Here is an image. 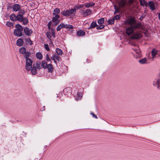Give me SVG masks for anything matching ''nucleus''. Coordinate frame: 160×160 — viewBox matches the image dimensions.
<instances>
[{
	"instance_id": "f257e3e1",
	"label": "nucleus",
	"mask_w": 160,
	"mask_h": 160,
	"mask_svg": "<svg viewBox=\"0 0 160 160\" xmlns=\"http://www.w3.org/2000/svg\"><path fill=\"white\" fill-rule=\"evenodd\" d=\"M31 53L28 51H27L25 55H24V57L25 59V68L28 71H30L33 63V60L31 58L30 56Z\"/></svg>"
},
{
	"instance_id": "f03ea898",
	"label": "nucleus",
	"mask_w": 160,
	"mask_h": 160,
	"mask_svg": "<svg viewBox=\"0 0 160 160\" xmlns=\"http://www.w3.org/2000/svg\"><path fill=\"white\" fill-rule=\"evenodd\" d=\"M16 29L13 31V34L14 35L17 37H21L22 35V31L23 30L22 27L19 24L15 25Z\"/></svg>"
},
{
	"instance_id": "7ed1b4c3",
	"label": "nucleus",
	"mask_w": 160,
	"mask_h": 160,
	"mask_svg": "<svg viewBox=\"0 0 160 160\" xmlns=\"http://www.w3.org/2000/svg\"><path fill=\"white\" fill-rule=\"evenodd\" d=\"M62 28H69V29H72L73 28V26L70 25L68 24H64L63 23H62L59 25L57 29V30L58 31H59Z\"/></svg>"
},
{
	"instance_id": "20e7f679",
	"label": "nucleus",
	"mask_w": 160,
	"mask_h": 160,
	"mask_svg": "<svg viewBox=\"0 0 160 160\" xmlns=\"http://www.w3.org/2000/svg\"><path fill=\"white\" fill-rule=\"evenodd\" d=\"M24 32L25 34L28 36H31L32 33V29H30L26 27L24 28Z\"/></svg>"
},
{
	"instance_id": "39448f33",
	"label": "nucleus",
	"mask_w": 160,
	"mask_h": 160,
	"mask_svg": "<svg viewBox=\"0 0 160 160\" xmlns=\"http://www.w3.org/2000/svg\"><path fill=\"white\" fill-rule=\"evenodd\" d=\"M54 17L52 18V21L53 22H55V25H56L58 24L59 21V20H58V19L60 18V16L58 15H53Z\"/></svg>"
},
{
	"instance_id": "423d86ee",
	"label": "nucleus",
	"mask_w": 160,
	"mask_h": 160,
	"mask_svg": "<svg viewBox=\"0 0 160 160\" xmlns=\"http://www.w3.org/2000/svg\"><path fill=\"white\" fill-rule=\"evenodd\" d=\"M141 37V33L138 32L133 34L131 37V38L132 39H138L140 38Z\"/></svg>"
},
{
	"instance_id": "0eeeda50",
	"label": "nucleus",
	"mask_w": 160,
	"mask_h": 160,
	"mask_svg": "<svg viewBox=\"0 0 160 160\" xmlns=\"http://www.w3.org/2000/svg\"><path fill=\"white\" fill-rule=\"evenodd\" d=\"M148 5L150 9L153 11L155 9V5L154 2L153 1H149L148 2Z\"/></svg>"
},
{
	"instance_id": "6e6552de",
	"label": "nucleus",
	"mask_w": 160,
	"mask_h": 160,
	"mask_svg": "<svg viewBox=\"0 0 160 160\" xmlns=\"http://www.w3.org/2000/svg\"><path fill=\"white\" fill-rule=\"evenodd\" d=\"M127 0H121L119 3V5L120 8H122L125 7L127 4Z\"/></svg>"
},
{
	"instance_id": "1a4fd4ad",
	"label": "nucleus",
	"mask_w": 160,
	"mask_h": 160,
	"mask_svg": "<svg viewBox=\"0 0 160 160\" xmlns=\"http://www.w3.org/2000/svg\"><path fill=\"white\" fill-rule=\"evenodd\" d=\"M126 31L127 34L128 35H130L133 32V27L131 26V27L128 28L127 29Z\"/></svg>"
},
{
	"instance_id": "9d476101",
	"label": "nucleus",
	"mask_w": 160,
	"mask_h": 160,
	"mask_svg": "<svg viewBox=\"0 0 160 160\" xmlns=\"http://www.w3.org/2000/svg\"><path fill=\"white\" fill-rule=\"evenodd\" d=\"M91 13L92 11L90 9H87L83 12V16L85 17L87 16L91 15Z\"/></svg>"
},
{
	"instance_id": "9b49d317",
	"label": "nucleus",
	"mask_w": 160,
	"mask_h": 160,
	"mask_svg": "<svg viewBox=\"0 0 160 160\" xmlns=\"http://www.w3.org/2000/svg\"><path fill=\"white\" fill-rule=\"evenodd\" d=\"M21 8V6L18 4H14L12 7L13 10L15 12L19 11Z\"/></svg>"
},
{
	"instance_id": "f8f14e48",
	"label": "nucleus",
	"mask_w": 160,
	"mask_h": 160,
	"mask_svg": "<svg viewBox=\"0 0 160 160\" xmlns=\"http://www.w3.org/2000/svg\"><path fill=\"white\" fill-rule=\"evenodd\" d=\"M32 74L33 75H35L37 73V69L36 66L34 64L32 67V68L30 70Z\"/></svg>"
},
{
	"instance_id": "ddd939ff",
	"label": "nucleus",
	"mask_w": 160,
	"mask_h": 160,
	"mask_svg": "<svg viewBox=\"0 0 160 160\" xmlns=\"http://www.w3.org/2000/svg\"><path fill=\"white\" fill-rule=\"evenodd\" d=\"M46 68H48V71L51 72L53 71V67L51 63L48 64L46 67Z\"/></svg>"
},
{
	"instance_id": "4468645a",
	"label": "nucleus",
	"mask_w": 160,
	"mask_h": 160,
	"mask_svg": "<svg viewBox=\"0 0 160 160\" xmlns=\"http://www.w3.org/2000/svg\"><path fill=\"white\" fill-rule=\"evenodd\" d=\"M158 51L155 48H153L151 51V54L152 58H154L157 54Z\"/></svg>"
},
{
	"instance_id": "2eb2a0df",
	"label": "nucleus",
	"mask_w": 160,
	"mask_h": 160,
	"mask_svg": "<svg viewBox=\"0 0 160 160\" xmlns=\"http://www.w3.org/2000/svg\"><path fill=\"white\" fill-rule=\"evenodd\" d=\"M23 17L22 15L18 14L16 16V20L20 22H22L23 20Z\"/></svg>"
},
{
	"instance_id": "dca6fc26",
	"label": "nucleus",
	"mask_w": 160,
	"mask_h": 160,
	"mask_svg": "<svg viewBox=\"0 0 160 160\" xmlns=\"http://www.w3.org/2000/svg\"><path fill=\"white\" fill-rule=\"evenodd\" d=\"M17 45L19 46H21L23 44V42L22 39L19 38L17 41Z\"/></svg>"
},
{
	"instance_id": "f3484780",
	"label": "nucleus",
	"mask_w": 160,
	"mask_h": 160,
	"mask_svg": "<svg viewBox=\"0 0 160 160\" xmlns=\"http://www.w3.org/2000/svg\"><path fill=\"white\" fill-rule=\"evenodd\" d=\"M142 26L141 23L139 22L132 26L133 27V28H134L135 29H138L141 28L142 27Z\"/></svg>"
},
{
	"instance_id": "a211bd4d",
	"label": "nucleus",
	"mask_w": 160,
	"mask_h": 160,
	"mask_svg": "<svg viewBox=\"0 0 160 160\" xmlns=\"http://www.w3.org/2000/svg\"><path fill=\"white\" fill-rule=\"evenodd\" d=\"M77 35L79 36H84L85 35V33L84 31L80 30L77 32Z\"/></svg>"
},
{
	"instance_id": "6ab92c4d",
	"label": "nucleus",
	"mask_w": 160,
	"mask_h": 160,
	"mask_svg": "<svg viewBox=\"0 0 160 160\" xmlns=\"http://www.w3.org/2000/svg\"><path fill=\"white\" fill-rule=\"evenodd\" d=\"M153 85L155 86L158 85V87H160V79L156 80L155 81H154Z\"/></svg>"
},
{
	"instance_id": "aec40b11",
	"label": "nucleus",
	"mask_w": 160,
	"mask_h": 160,
	"mask_svg": "<svg viewBox=\"0 0 160 160\" xmlns=\"http://www.w3.org/2000/svg\"><path fill=\"white\" fill-rule=\"evenodd\" d=\"M95 5V3L93 2L90 3H86L84 4V6L87 8H89L90 7H92Z\"/></svg>"
},
{
	"instance_id": "412c9836",
	"label": "nucleus",
	"mask_w": 160,
	"mask_h": 160,
	"mask_svg": "<svg viewBox=\"0 0 160 160\" xmlns=\"http://www.w3.org/2000/svg\"><path fill=\"white\" fill-rule=\"evenodd\" d=\"M19 51L20 53L21 54H24V55L27 52L26 51V49L25 48L23 47L20 48L19 50Z\"/></svg>"
},
{
	"instance_id": "4be33fe9",
	"label": "nucleus",
	"mask_w": 160,
	"mask_h": 160,
	"mask_svg": "<svg viewBox=\"0 0 160 160\" xmlns=\"http://www.w3.org/2000/svg\"><path fill=\"white\" fill-rule=\"evenodd\" d=\"M69 13V10H66L63 11L61 12V13L64 16H70V13Z\"/></svg>"
},
{
	"instance_id": "5701e85b",
	"label": "nucleus",
	"mask_w": 160,
	"mask_h": 160,
	"mask_svg": "<svg viewBox=\"0 0 160 160\" xmlns=\"http://www.w3.org/2000/svg\"><path fill=\"white\" fill-rule=\"evenodd\" d=\"M10 18L11 20L13 21H16V16L14 14H12L10 16Z\"/></svg>"
},
{
	"instance_id": "b1692460",
	"label": "nucleus",
	"mask_w": 160,
	"mask_h": 160,
	"mask_svg": "<svg viewBox=\"0 0 160 160\" xmlns=\"http://www.w3.org/2000/svg\"><path fill=\"white\" fill-rule=\"evenodd\" d=\"M56 52L58 55L61 56L63 54V52L62 50L58 48H57L56 49Z\"/></svg>"
},
{
	"instance_id": "393cba45",
	"label": "nucleus",
	"mask_w": 160,
	"mask_h": 160,
	"mask_svg": "<svg viewBox=\"0 0 160 160\" xmlns=\"http://www.w3.org/2000/svg\"><path fill=\"white\" fill-rule=\"evenodd\" d=\"M97 26L96 22H92L90 25V27L88 28V29H91L94 28Z\"/></svg>"
},
{
	"instance_id": "a878e982",
	"label": "nucleus",
	"mask_w": 160,
	"mask_h": 160,
	"mask_svg": "<svg viewBox=\"0 0 160 160\" xmlns=\"http://www.w3.org/2000/svg\"><path fill=\"white\" fill-rule=\"evenodd\" d=\"M135 21L134 19L131 18L129 20L128 24L131 26H132L135 24Z\"/></svg>"
},
{
	"instance_id": "bb28decb",
	"label": "nucleus",
	"mask_w": 160,
	"mask_h": 160,
	"mask_svg": "<svg viewBox=\"0 0 160 160\" xmlns=\"http://www.w3.org/2000/svg\"><path fill=\"white\" fill-rule=\"evenodd\" d=\"M36 57L39 60H41L42 58V54L40 52L37 53L36 54Z\"/></svg>"
},
{
	"instance_id": "cd10ccee",
	"label": "nucleus",
	"mask_w": 160,
	"mask_h": 160,
	"mask_svg": "<svg viewBox=\"0 0 160 160\" xmlns=\"http://www.w3.org/2000/svg\"><path fill=\"white\" fill-rule=\"evenodd\" d=\"M140 1L141 5L143 6H147V4H148L147 2L144 0H140Z\"/></svg>"
},
{
	"instance_id": "c85d7f7f",
	"label": "nucleus",
	"mask_w": 160,
	"mask_h": 160,
	"mask_svg": "<svg viewBox=\"0 0 160 160\" xmlns=\"http://www.w3.org/2000/svg\"><path fill=\"white\" fill-rule=\"evenodd\" d=\"M60 12V10L58 8H55L54 10L53 13V15H58Z\"/></svg>"
},
{
	"instance_id": "c756f323",
	"label": "nucleus",
	"mask_w": 160,
	"mask_h": 160,
	"mask_svg": "<svg viewBox=\"0 0 160 160\" xmlns=\"http://www.w3.org/2000/svg\"><path fill=\"white\" fill-rule=\"evenodd\" d=\"M36 66L37 67L38 69H41L42 68V66L41 65V62L39 61H37L36 62Z\"/></svg>"
},
{
	"instance_id": "7c9ffc66",
	"label": "nucleus",
	"mask_w": 160,
	"mask_h": 160,
	"mask_svg": "<svg viewBox=\"0 0 160 160\" xmlns=\"http://www.w3.org/2000/svg\"><path fill=\"white\" fill-rule=\"evenodd\" d=\"M147 61L146 58H142V59L140 60L139 61V62L142 64H145L146 63Z\"/></svg>"
},
{
	"instance_id": "2f4dec72",
	"label": "nucleus",
	"mask_w": 160,
	"mask_h": 160,
	"mask_svg": "<svg viewBox=\"0 0 160 160\" xmlns=\"http://www.w3.org/2000/svg\"><path fill=\"white\" fill-rule=\"evenodd\" d=\"M48 64L47 62L45 61H43L42 62V68L43 67L44 69H46V67Z\"/></svg>"
},
{
	"instance_id": "473e14b6",
	"label": "nucleus",
	"mask_w": 160,
	"mask_h": 160,
	"mask_svg": "<svg viewBox=\"0 0 160 160\" xmlns=\"http://www.w3.org/2000/svg\"><path fill=\"white\" fill-rule=\"evenodd\" d=\"M47 36L48 39L50 40L51 41L52 35L51 32L49 31H47L46 32Z\"/></svg>"
},
{
	"instance_id": "72a5a7b5",
	"label": "nucleus",
	"mask_w": 160,
	"mask_h": 160,
	"mask_svg": "<svg viewBox=\"0 0 160 160\" xmlns=\"http://www.w3.org/2000/svg\"><path fill=\"white\" fill-rule=\"evenodd\" d=\"M23 24L24 25H26L28 22V20L27 18H23V20L22 21Z\"/></svg>"
},
{
	"instance_id": "f704fd0d",
	"label": "nucleus",
	"mask_w": 160,
	"mask_h": 160,
	"mask_svg": "<svg viewBox=\"0 0 160 160\" xmlns=\"http://www.w3.org/2000/svg\"><path fill=\"white\" fill-rule=\"evenodd\" d=\"M104 19L103 18H102L99 19L98 20V22L99 24H101L104 23Z\"/></svg>"
},
{
	"instance_id": "c9c22d12",
	"label": "nucleus",
	"mask_w": 160,
	"mask_h": 160,
	"mask_svg": "<svg viewBox=\"0 0 160 160\" xmlns=\"http://www.w3.org/2000/svg\"><path fill=\"white\" fill-rule=\"evenodd\" d=\"M139 52L137 51L134 55V57L136 58H138L140 57L141 54L139 53Z\"/></svg>"
},
{
	"instance_id": "e433bc0d",
	"label": "nucleus",
	"mask_w": 160,
	"mask_h": 160,
	"mask_svg": "<svg viewBox=\"0 0 160 160\" xmlns=\"http://www.w3.org/2000/svg\"><path fill=\"white\" fill-rule=\"evenodd\" d=\"M18 13L19 14H20L23 15L25 13L24 10L23 9H20Z\"/></svg>"
},
{
	"instance_id": "4c0bfd02",
	"label": "nucleus",
	"mask_w": 160,
	"mask_h": 160,
	"mask_svg": "<svg viewBox=\"0 0 160 160\" xmlns=\"http://www.w3.org/2000/svg\"><path fill=\"white\" fill-rule=\"evenodd\" d=\"M6 25L8 27H10L13 26V23L10 21L7 22Z\"/></svg>"
},
{
	"instance_id": "58836bf2",
	"label": "nucleus",
	"mask_w": 160,
	"mask_h": 160,
	"mask_svg": "<svg viewBox=\"0 0 160 160\" xmlns=\"http://www.w3.org/2000/svg\"><path fill=\"white\" fill-rule=\"evenodd\" d=\"M114 20L113 18L108 20V23L110 24H114Z\"/></svg>"
},
{
	"instance_id": "ea45409f",
	"label": "nucleus",
	"mask_w": 160,
	"mask_h": 160,
	"mask_svg": "<svg viewBox=\"0 0 160 160\" xmlns=\"http://www.w3.org/2000/svg\"><path fill=\"white\" fill-rule=\"evenodd\" d=\"M113 18L114 19V20H118L120 19L121 17L120 15H115Z\"/></svg>"
},
{
	"instance_id": "a19ab883",
	"label": "nucleus",
	"mask_w": 160,
	"mask_h": 160,
	"mask_svg": "<svg viewBox=\"0 0 160 160\" xmlns=\"http://www.w3.org/2000/svg\"><path fill=\"white\" fill-rule=\"evenodd\" d=\"M53 55H54L55 58L56 59H57V60H58V61H59L61 60V58L59 57L56 54Z\"/></svg>"
},
{
	"instance_id": "79ce46f5",
	"label": "nucleus",
	"mask_w": 160,
	"mask_h": 160,
	"mask_svg": "<svg viewBox=\"0 0 160 160\" xmlns=\"http://www.w3.org/2000/svg\"><path fill=\"white\" fill-rule=\"evenodd\" d=\"M77 96H78V97L76 99V100L77 101H78V100L80 99L82 97L81 95L79 93H78L77 94Z\"/></svg>"
},
{
	"instance_id": "37998d69",
	"label": "nucleus",
	"mask_w": 160,
	"mask_h": 160,
	"mask_svg": "<svg viewBox=\"0 0 160 160\" xmlns=\"http://www.w3.org/2000/svg\"><path fill=\"white\" fill-rule=\"evenodd\" d=\"M44 46L45 48L48 51H49L50 50V49L49 47V46L48 44H44Z\"/></svg>"
},
{
	"instance_id": "c03bdc74",
	"label": "nucleus",
	"mask_w": 160,
	"mask_h": 160,
	"mask_svg": "<svg viewBox=\"0 0 160 160\" xmlns=\"http://www.w3.org/2000/svg\"><path fill=\"white\" fill-rule=\"evenodd\" d=\"M104 25H100L99 26L97 27V29L98 30H101V29H103V28H104Z\"/></svg>"
},
{
	"instance_id": "a18cd8bd",
	"label": "nucleus",
	"mask_w": 160,
	"mask_h": 160,
	"mask_svg": "<svg viewBox=\"0 0 160 160\" xmlns=\"http://www.w3.org/2000/svg\"><path fill=\"white\" fill-rule=\"evenodd\" d=\"M26 42L28 44H29L30 45L32 44V42L30 39H26Z\"/></svg>"
},
{
	"instance_id": "49530a36",
	"label": "nucleus",
	"mask_w": 160,
	"mask_h": 160,
	"mask_svg": "<svg viewBox=\"0 0 160 160\" xmlns=\"http://www.w3.org/2000/svg\"><path fill=\"white\" fill-rule=\"evenodd\" d=\"M52 36H53L54 38L55 37V32L54 31V29H52V33H51Z\"/></svg>"
},
{
	"instance_id": "de8ad7c7",
	"label": "nucleus",
	"mask_w": 160,
	"mask_h": 160,
	"mask_svg": "<svg viewBox=\"0 0 160 160\" xmlns=\"http://www.w3.org/2000/svg\"><path fill=\"white\" fill-rule=\"evenodd\" d=\"M115 10L114 12V14L118 13L120 10V8H116L115 7Z\"/></svg>"
},
{
	"instance_id": "09e8293b",
	"label": "nucleus",
	"mask_w": 160,
	"mask_h": 160,
	"mask_svg": "<svg viewBox=\"0 0 160 160\" xmlns=\"http://www.w3.org/2000/svg\"><path fill=\"white\" fill-rule=\"evenodd\" d=\"M133 0H128V2L127 4L128 6L130 5L131 4H132L133 2Z\"/></svg>"
},
{
	"instance_id": "8fccbe9b",
	"label": "nucleus",
	"mask_w": 160,
	"mask_h": 160,
	"mask_svg": "<svg viewBox=\"0 0 160 160\" xmlns=\"http://www.w3.org/2000/svg\"><path fill=\"white\" fill-rule=\"evenodd\" d=\"M69 13H70V15L71 14L73 13L74 12H76L75 10L74 9H71L70 10H69Z\"/></svg>"
},
{
	"instance_id": "3c124183",
	"label": "nucleus",
	"mask_w": 160,
	"mask_h": 160,
	"mask_svg": "<svg viewBox=\"0 0 160 160\" xmlns=\"http://www.w3.org/2000/svg\"><path fill=\"white\" fill-rule=\"evenodd\" d=\"M46 60L47 61H51V59L49 58V55L48 54H46Z\"/></svg>"
},
{
	"instance_id": "603ef678",
	"label": "nucleus",
	"mask_w": 160,
	"mask_h": 160,
	"mask_svg": "<svg viewBox=\"0 0 160 160\" xmlns=\"http://www.w3.org/2000/svg\"><path fill=\"white\" fill-rule=\"evenodd\" d=\"M51 59H52V60L54 61V62L55 63H57V62H56V61L55 60V58H54V55H53V56H52L51 57Z\"/></svg>"
},
{
	"instance_id": "864d4df0",
	"label": "nucleus",
	"mask_w": 160,
	"mask_h": 160,
	"mask_svg": "<svg viewBox=\"0 0 160 160\" xmlns=\"http://www.w3.org/2000/svg\"><path fill=\"white\" fill-rule=\"evenodd\" d=\"M91 114L92 115V116L93 117L95 118H96V119L98 118V117L96 115H95V114H94V113H93V112L91 113Z\"/></svg>"
},
{
	"instance_id": "5fc2aeb1",
	"label": "nucleus",
	"mask_w": 160,
	"mask_h": 160,
	"mask_svg": "<svg viewBox=\"0 0 160 160\" xmlns=\"http://www.w3.org/2000/svg\"><path fill=\"white\" fill-rule=\"evenodd\" d=\"M132 49L135 52V53L137 52V51L140 52L139 50L138 49V47L137 49L132 48Z\"/></svg>"
},
{
	"instance_id": "6e6d98bb",
	"label": "nucleus",
	"mask_w": 160,
	"mask_h": 160,
	"mask_svg": "<svg viewBox=\"0 0 160 160\" xmlns=\"http://www.w3.org/2000/svg\"><path fill=\"white\" fill-rule=\"evenodd\" d=\"M51 25V22H49L48 24V28L49 29H50V27Z\"/></svg>"
},
{
	"instance_id": "4d7b16f0",
	"label": "nucleus",
	"mask_w": 160,
	"mask_h": 160,
	"mask_svg": "<svg viewBox=\"0 0 160 160\" xmlns=\"http://www.w3.org/2000/svg\"><path fill=\"white\" fill-rule=\"evenodd\" d=\"M84 6V4L83 5H80L78 6V8H81L83 7Z\"/></svg>"
},
{
	"instance_id": "13d9d810",
	"label": "nucleus",
	"mask_w": 160,
	"mask_h": 160,
	"mask_svg": "<svg viewBox=\"0 0 160 160\" xmlns=\"http://www.w3.org/2000/svg\"><path fill=\"white\" fill-rule=\"evenodd\" d=\"M158 17L159 18L160 20V13H158Z\"/></svg>"
},
{
	"instance_id": "bf43d9fd",
	"label": "nucleus",
	"mask_w": 160,
	"mask_h": 160,
	"mask_svg": "<svg viewBox=\"0 0 160 160\" xmlns=\"http://www.w3.org/2000/svg\"><path fill=\"white\" fill-rule=\"evenodd\" d=\"M78 6H77V7H75V9H75V10L76 9H79V8H78Z\"/></svg>"
},
{
	"instance_id": "052dcab7",
	"label": "nucleus",
	"mask_w": 160,
	"mask_h": 160,
	"mask_svg": "<svg viewBox=\"0 0 160 160\" xmlns=\"http://www.w3.org/2000/svg\"><path fill=\"white\" fill-rule=\"evenodd\" d=\"M68 89H64V91H66V90H68Z\"/></svg>"
},
{
	"instance_id": "680f3d73",
	"label": "nucleus",
	"mask_w": 160,
	"mask_h": 160,
	"mask_svg": "<svg viewBox=\"0 0 160 160\" xmlns=\"http://www.w3.org/2000/svg\"><path fill=\"white\" fill-rule=\"evenodd\" d=\"M68 89H69V90H68L69 91V90H70V91H71V89H70V88H68Z\"/></svg>"
}]
</instances>
